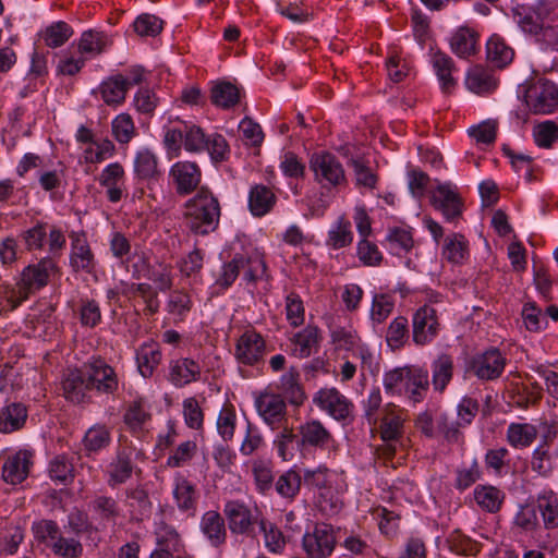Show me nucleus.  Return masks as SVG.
<instances>
[{
    "mask_svg": "<svg viewBox=\"0 0 558 558\" xmlns=\"http://www.w3.org/2000/svg\"><path fill=\"white\" fill-rule=\"evenodd\" d=\"M525 102L534 113H551L558 106V88L549 81L539 80L526 89Z\"/></svg>",
    "mask_w": 558,
    "mask_h": 558,
    "instance_id": "nucleus-14",
    "label": "nucleus"
},
{
    "mask_svg": "<svg viewBox=\"0 0 558 558\" xmlns=\"http://www.w3.org/2000/svg\"><path fill=\"white\" fill-rule=\"evenodd\" d=\"M410 338L409 322L404 316L393 318L386 331L385 340L392 351L401 350Z\"/></svg>",
    "mask_w": 558,
    "mask_h": 558,
    "instance_id": "nucleus-43",
    "label": "nucleus"
},
{
    "mask_svg": "<svg viewBox=\"0 0 558 558\" xmlns=\"http://www.w3.org/2000/svg\"><path fill=\"white\" fill-rule=\"evenodd\" d=\"M95 93L99 94L102 101L109 107L117 108L124 104L128 89L122 74L111 75L104 80Z\"/></svg>",
    "mask_w": 558,
    "mask_h": 558,
    "instance_id": "nucleus-35",
    "label": "nucleus"
},
{
    "mask_svg": "<svg viewBox=\"0 0 558 558\" xmlns=\"http://www.w3.org/2000/svg\"><path fill=\"white\" fill-rule=\"evenodd\" d=\"M290 341L293 344L292 353L294 356L300 359L308 357L319 347L320 330L315 325H307L294 333Z\"/></svg>",
    "mask_w": 558,
    "mask_h": 558,
    "instance_id": "nucleus-33",
    "label": "nucleus"
},
{
    "mask_svg": "<svg viewBox=\"0 0 558 558\" xmlns=\"http://www.w3.org/2000/svg\"><path fill=\"white\" fill-rule=\"evenodd\" d=\"M442 256L452 264H463L469 257V242L464 235L454 233L445 240Z\"/></svg>",
    "mask_w": 558,
    "mask_h": 558,
    "instance_id": "nucleus-45",
    "label": "nucleus"
},
{
    "mask_svg": "<svg viewBox=\"0 0 558 558\" xmlns=\"http://www.w3.org/2000/svg\"><path fill=\"white\" fill-rule=\"evenodd\" d=\"M183 147L186 151L201 153L205 150L208 135L198 125L183 122Z\"/></svg>",
    "mask_w": 558,
    "mask_h": 558,
    "instance_id": "nucleus-63",
    "label": "nucleus"
},
{
    "mask_svg": "<svg viewBox=\"0 0 558 558\" xmlns=\"http://www.w3.org/2000/svg\"><path fill=\"white\" fill-rule=\"evenodd\" d=\"M302 480L298 471L290 469L278 477L275 489L282 498L293 500L300 493Z\"/></svg>",
    "mask_w": 558,
    "mask_h": 558,
    "instance_id": "nucleus-51",
    "label": "nucleus"
},
{
    "mask_svg": "<svg viewBox=\"0 0 558 558\" xmlns=\"http://www.w3.org/2000/svg\"><path fill=\"white\" fill-rule=\"evenodd\" d=\"M277 201L272 189L264 184H254L248 191L247 207L253 217L262 218L272 211Z\"/></svg>",
    "mask_w": 558,
    "mask_h": 558,
    "instance_id": "nucleus-25",
    "label": "nucleus"
},
{
    "mask_svg": "<svg viewBox=\"0 0 558 558\" xmlns=\"http://www.w3.org/2000/svg\"><path fill=\"white\" fill-rule=\"evenodd\" d=\"M33 458V452L25 449L8 454L2 465V480L11 485L21 484L29 474Z\"/></svg>",
    "mask_w": 558,
    "mask_h": 558,
    "instance_id": "nucleus-21",
    "label": "nucleus"
},
{
    "mask_svg": "<svg viewBox=\"0 0 558 558\" xmlns=\"http://www.w3.org/2000/svg\"><path fill=\"white\" fill-rule=\"evenodd\" d=\"M193 307L191 295L183 290H173L167 300L166 310L175 323L183 322Z\"/></svg>",
    "mask_w": 558,
    "mask_h": 558,
    "instance_id": "nucleus-48",
    "label": "nucleus"
},
{
    "mask_svg": "<svg viewBox=\"0 0 558 558\" xmlns=\"http://www.w3.org/2000/svg\"><path fill=\"white\" fill-rule=\"evenodd\" d=\"M474 499L476 504L488 512H497L505 499V494L492 485H478L474 489Z\"/></svg>",
    "mask_w": 558,
    "mask_h": 558,
    "instance_id": "nucleus-46",
    "label": "nucleus"
},
{
    "mask_svg": "<svg viewBox=\"0 0 558 558\" xmlns=\"http://www.w3.org/2000/svg\"><path fill=\"white\" fill-rule=\"evenodd\" d=\"M162 360L160 347L156 342H144L136 350L138 373L144 378H150Z\"/></svg>",
    "mask_w": 558,
    "mask_h": 558,
    "instance_id": "nucleus-36",
    "label": "nucleus"
},
{
    "mask_svg": "<svg viewBox=\"0 0 558 558\" xmlns=\"http://www.w3.org/2000/svg\"><path fill=\"white\" fill-rule=\"evenodd\" d=\"M428 387V372L420 366L408 365L407 377L399 396H404L411 402L418 403L425 399Z\"/></svg>",
    "mask_w": 558,
    "mask_h": 558,
    "instance_id": "nucleus-22",
    "label": "nucleus"
},
{
    "mask_svg": "<svg viewBox=\"0 0 558 558\" xmlns=\"http://www.w3.org/2000/svg\"><path fill=\"white\" fill-rule=\"evenodd\" d=\"M430 201L447 221H454L462 215V199L451 183L438 184L432 192Z\"/></svg>",
    "mask_w": 558,
    "mask_h": 558,
    "instance_id": "nucleus-17",
    "label": "nucleus"
},
{
    "mask_svg": "<svg viewBox=\"0 0 558 558\" xmlns=\"http://www.w3.org/2000/svg\"><path fill=\"white\" fill-rule=\"evenodd\" d=\"M430 372L434 390L442 393L453 378V356L449 353L438 354L430 363Z\"/></svg>",
    "mask_w": 558,
    "mask_h": 558,
    "instance_id": "nucleus-28",
    "label": "nucleus"
},
{
    "mask_svg": "<svg viewBox=\"0 0 558 558\" xmlns=\"http://www.w3.org/2000/svg\"><path fill=\"white\" fill-rule=\"evenodd\" d=\"M74 48H69L60 56L57 72L66 76H74L85 66L87 60Z\"/></svg>",
    "mask_w": 558,
    "mask_h": 558,
    "instance_id": "nucleus-58",
    "label": "nucleus"
},
{
    "mask_svg": "<svg viewBox=\"0 0 558 558\" xmlns=\"http://www.w3.org/2000/svg\"><path fill=\"white\" fill-rule=\"evenodd\" d=\"M310 168L316 182L323 187H339L347 182L340 160L331 153L319 151L311 156Z\"/></svg>",
    "mask_w": 558,
    "mask_h": 558,
    "instance_id": "nucleus-6",
    "label": "nucleus"
},
{
    "mask_svg": "<svg viewBox=\"0 0 558 558\" xmlns=\"http://www.w3.org/2000/svg\"><path fill=\"white\" fill-rule=\"evenodd\" d=\"M252 474L260 494L269 492L274 484V464L270 460L256 459L252 462Z\"/></svg>",
    "mask_w": 558,
    "mask_h": 558,
    "instance_id": "nucleus-50",
    "label": "nucleus"
},
{
    "mask_svg": "<svg viewBox=\"0 0 558 558\" xmlns=\"http://www.w3.org/2000/svg\"><path fill=\"white\" fill-rule=\"evenodd\" d=\"M28 416L22 402H10L0 409V433L11 434L22 429Z\"/></svg>",
    "mask_w": 558,
    "mask_h": 558,
    "instance_id": "nucleus-34",
    "label": "nucleus"
},
{
    "mask_svg": "<svg viewBox=\"0 0 558 558\" xmlns=\"http://www.w3.org/2000/svg\"><path fill=\"white\" fill-rule=\"evenodd\" d=\"M353 241V232L350 220L341 216L328 231L326 245L332 250L349 246Z\"/></svg>",
    "mask_w": 558,
    "mask_h": 558,
    "instance_id": "nucleus-42",
    "label": "nucleus"
},
{
    "mask_svg": "<svg viewBox=\"0 0 558 558\" xmlns=\"http://www.w3.org/2000/svg\"><path fill=\"white\" fill-rule=\"evenodd\" d=\"M210 99L216 107L230 109L239 104L240 89L230 82L218 81L211 87Z\"/></svg>",
    "mask_w": 558,
    "mask_h": 558,
    "instance_id": "nucleus-41",
    "label": "nucleus"
},
{
    "mask_svg": "<svg viewBox=\"0 0 558 558\" xmlns=\"http://www.w3.org/2000/svg\"><path fill=\"white\" fill-rule=\"evenodd\" d=\"M430 63L440 83L441 89L446 93L450 92L457 84L452 75L456 71V66L451 57L439 50L433 51L430 53Z\"/></svg>",
    "mask_w": 558,
    "mask_h": 558,
    "instance_id": "nucleus-37",
    "label": "nucleus"
},
{
    "mask_svg": "<svg viewBox=\"0 0 558 558\" xmlns=\"http://www.w3.org/2000/svg\"><path fill=\"white\" fill-rule=\"evenodd\" d=\"M97 181L106 190V197L110 203H119L126 196V175L120 162L107 165L99 173Z\"/></svg>",
    "mask_w": 558,
    "mask_h": 558,
    "instance_id": "nucleus-19",
    "label": "nucleus"
},
{
    "mask_svg": "<svg viewBox=\"0 0 558 558\" xmlns=\"http://www.w3.org/2000/svg\"><path fill=\"white\" fill-rule=\"evenodd\" d=\"M254 404L263 422L272 430L279 429L286 423H289L287 403L280 393L260 392L255 397Z\"/></svg>",
    "mask_w": 558,
    "mask_h": 558,
    "instance_id": "nucleus-8",
    "label": "nucleus"
},
{
    "mask_svg": "<svg viewBox=\"0 0 558 558\" xmlns=\"http://www.w3.org/2000/svg\"><path fill=\"white\" fill-rule=\"evenodd\" d=\"M303 548L308 558H327L336 546L331 525H313L303 536Z\"/></svg>",
    "mask_w": 558,
    "mask_h": 558,
    "instance_id": "nucleus-15",
    "label": "nucleus"
},
{
    "mask_svg": "<svg viewBox=\"0 0 558 558\" xmlns=\"http://www.w3.org/2000/svg\"><path fill=\"white\" fill-rule=\"evenodd\" d=\"M279 429L280 432L274 439V447L279 458L283 461H291L294 457L293 442L299 436L294 433L293 428L289 426V423H286Z\"/></svg>",
    "mask_w": 558,
    "mask_h": 558,
    "instance_id": "nucleus-56",
    "label": "nucleus"
},
{
    "mask_svg": "<svg viewBox=\"0 0 558 558\" xmlns=\"http://www.w3.org/2000/svg\"><path fill=\"white\" fill-rule=\"evenodd\" d=\"M449 43L451 51L461 59H469L480 51V34L468 26L459 27Z\"/></svg>",
    "mask_w": 558,
    "mask_h": 558,
    "instance_id": "nucleus-26",
    "label": "nucleus"
},
{
    "mask_svg": "<svg viewBox=\"0 0 558 558\" xmlns=\"http://www.w3.org/2000/svg\"><path fill=\"white\" fill-rule=\"evenodd\" d=\"M313 403L336 421H347L353 414L354 404L335 387H324L313 396Z\"/></svg>",
    "mask_w": 558,
    "mask_h": 558,
    "instance_id": "nucleus-9",
    "label": "nucleus"
},
{
    "mask_svg": "<svg viewBox=\"0 0 558 558\" xmlns=\"http://www.w3.org/2000/svg\"><path fill=\"white\" fill-rule=\"evenodd\" d=\"M303 482L310 489L316 490V507L326 517L340 512L343 502L341 495L343 488L339 475L325 465L316 469H305Z\"/></svg>",
    "mask_w": 558,
    "mask_h": 558,
    "instance_id": "nucleus-1",
    "label": "nucleus"
},
{
    "mask_svg": "<svg viewBox=\"0 0 558 558\" xmlns=\"http://www.w3.org/2000/svg\"><path fill=\"white\" fill-rule=\"evenodd\" d=\"M114 140L120 144H128L136 134L132 117L129 113L118 114L111 122Z\"/></svg>",
    "mask_w": 558,
    "mask_h": 558,
    "instance_id": "nucleus-59",
    "label": "nucleus"
},
{
    "mask_svg": "<svg viewBox=\"0 0 558 558\" xmlns=\"http://www.w3.org/2000/svg\"><path fill=\"white\" fill-rule=\"evenodd\" d=\"M299 439L296 444L300 448H314L325 450L335 442L333 435L324 425V423L314 417H307L298 426Z\"/></svg>",
    "mask_w": 558,
    "mask_h": 558,
    "instance_id": "nucleus-12",
    "label": "nucleus"
},
{
    "mask_svg": "<svg viewBox=\"0 0 558 558\" xmlns=\"http://www.w3.org/2000/svg\"><path fill=\"white\" fill-rule=\"evenodd\" d=\"M254 512L255 508L240 500L227 501L223 508V514L230 523H253L256 521Z\"/></svg>",
    "mask_w": 558,
    "mask_h": 558,
    "instance_id": "nucleus-57",
    "label": "nucleus"
},
{
    "mask_svg": "<svg viewBox=\"0 0 558 558\" xmlns=\"http://www.w3.org/2000/svg\"><path fill=\"white\" fill-rule=\"evenodd\" d=\"M220 215L219 201L207 187H201L185 203L184 218L186 226L197 235L214 232L219 226Z\"/></svg>",
    "mask_w": 558,
    "mask_h": 558,
    "instance_id": "nucleus-2",
    "label": "nucleus"
},
{
    "mask_svg": "<svg viewBox=\"0 0 558 558\" xmlns=\"http://www.w3.org/2000/svg\"><path fill=\"white\" fill-rule=\"evenodd\" d=\"M236 422L238 416L235 407L229 401L225 402L218 413L216 422L217 433L225 442H229L233 439Z\"/></svg>",
    "mask_w": 558,
    "mask_h": 558,
    "instance_id": "nucleus-47",
    "label": "nucleus"
},
{
    "mask_svg": "<svg viewBox=\"0 0 558 558\" xmlns=\"http://www.w3.org/2000/svg\"><path fill=\"white\" fill-rule=\"evenodd\" d=\"M537 434V428L533 424L510 423L506 432V439L515 449L527 448L534 442Z\"/></svg>",
    "mask_w": 558,
    "mask_h": 558,
    "instance_id": "nucleus-40",
    "label": "nucleus"
},
{
    "mask_svg": "<svg viewBox=\"0 0 558 558\" xmlns=\"http://www.w3.org/2000/svg\"><path fill=\"white\" fill-rule=\"evenodd\" d=\"M486 56L493 66L504 69L513 61L514 50L502 37L494 34L487 40Z\"/></svg>",
    "mask_w": 558,
    "mask_h": 558,
    "instance_id": "nucleus-38",
    "label": "nucleus"
},
{
    "mask_svg": "<svg viewBox=\"0 0 558 558\" xmlns=\"http://www.w3.org/2000/svg\"><path fill=\"white\" fill-rule=\"evenodd\" d=\"M73 34V28L66 22L58 21L47 26L41 36L46 46L58 48L64 45Z\"/></svg>",
    "mask_w": 558,
    "mask_h": 558,
    "instance_id": "nucleus-54",
    "label": "nucleus"
},
{
    "mask_svg": "<svg viewBox=\"0 0 558 558\" xmlns=\"http://www.w3.org/2000/svg\"><path fill=\"white\" fill-rule=\"evenodd\" d=\"M549 15V9L546 4L539 3L534 8L521 7L517 10L515 16L520 27L529 34L538 36V32L543 27Z\"/></svg>",
    "mask_w": 558,
    "mask_h": 558,
    "instance_id": "nucleus-31",
    "label": "nucleus"
},
{
    "mask_svg": "<svg viewBox=\"0 0 558 558\" xmlns=\"http://www.w3.org/2000/svg\"><path fill=\"white\" fill-rule=\"evenodd\" d=\"M111 441L109 428L104 424H96L87 429L83 438L84 449L88 452H97Z\"/></svg>",
    "mask_w": 558,
    "mask_h": 558,
    "instance_id": "nucleus-55",
    "label": "nucleus"
},
{
    "mask_svg": "<svg viewBox=\"0 0 558 558\" xmlns=\"http://www.w3.org/2000/svg\"><path fill=\"white\" fill-rule=\"evenodd\" d=\"M151 420V413L147 400L144 397H136L125 403L123 422L128 429L138 435Z\"/></svg>",
    "mask_w": 558,
    "mask_h": 558,
    "instance_id": "nucleus-23",
    "label": "nucleus"
},
{
    "mask_svg": "<svg viewBox=\"0 0 558 558\" xmlns=\"http://www.w3.org/2000/svg\"><path fill=\"white\" fill-rule=\"evenodd\" d=\"M300 373L295 367H290V369L282 375L281 377V387L284 393L287 395L289 401L293 405H301L306 396L301 387L300 383Z\"/></svg>",
    "mask_w": 558,
    "mask_h": 558,
    "instance_id": "nucleus-53",
    "label": "nucleus"
},
{
    "mask_svg": "<svg viewBox=\"0 0 558 558\" xmlns=\"http://www.w3.org/2000/svg\"><path fill=\"white\" fill-rule=\"evenodd\" d=\"M89 509L96 514V519L102 521H116L120 512L117 501L107 496H97L90 502Z\"/></svg>",
    "mask_w": 558,
    "mask_h": 558,
    "instance_id": "nucleus-62",
    "label": "nucleus"
},
{
    "mask_svg": "<svg viewBox=\"0 0 558 558\" xmlns=\"http://www.w3.org/2000/svg\"><path fill=\"white\" fill-rule=\"evenodd\" d=\"M175 192L185 196L194 192L201 183L202 171L199 166L193 161H177L169 171Z\"/></svg>",
    "mask_w": 558,
    "mask_h": 558,
    "instance_id": "nucleus-18",
    "label": "nucleus"
},
{
    "mask_svg": "<svg viewBox=\"0 0 558 558\" xmlns=\"http://www.w3.org/2000/svg\"><path fill=\"white\" fill-rule=\"evenodd\" d=\"M405 421L407 412L403 409L393 403L385 405L379 424V434L386 442L381 448L383 454L388 459L396 453V447L392 442H397L403 436Z\"/></svg>",
    "mask_w": 558,
    "mask_h": 558,
    "instance_id": "nucleus-5",
    "label": "nucleus"
},
{
    "mask_svg": "<svg viewBox=\"0 0 558 558\" xmlns=\"http://www.w3.org/2000/svg\"><path fill=\"white\" fill-rule=\"evenodd\" d=\"M133 171L138 180L157 179L160 174L157 156L146 148L138 150L134 157Z\"/></svg>",
    "mask_w": 558,
    "mask_h": 558,
    "instance_id": "nucleus-39",
    "label": "nucleus"
},
{
    "mask_svg": "<svg viewBox=\"0 0 558 558\" xmlns=\"http://www.w3.org/2000/svg\"><path fill=\"white\" fill-rule=\"evenodd\" d=\"M201 375V365L192 359L181 357L170 362L169 380L175 387H184L191 383L198 381Z\"/></svg>",
    "mask_w": 558,
    "mask_h": 558,
    "instance_id": "nucleus-27",
    "label": "nucleus"
},
{
    "mask_svg": "<svg viewBox=\"0 0 558 558\" xmlns=\"http://www.w3.org/2000/svg\"><path fill=\"white\" fill-rule=\"evenodd\" d=\"M62 388L64 397L72 402L82 403L89 400L88 392L92 391V388L86 380L83 366L66 375Z\"/></svg>",
    "mask_w": 558,
    "mask_h": 558,
    "instance_id": "nucleus-29",
    "label": "nucleus"
},
{
    "mask_svg": "<svg viewBox=\"0 0 558 558\" xmlns=\"http://www.w3.org/2000/svg\"><path fill=\"white\" fill-rule=\"evenodd\" d=\"M241 272H243V280L248 284L268 279L266 262L259 253H235L231 259L222 263L215 275V287L220 290L229 289Z\"/></svg>",
    "mask_w": 558,
    "mask_h": 558,
    "instance_id": "nucleus-3",
    "label": "nucleus"
},
{
    "mask_svg": "<svg viewBox=\"0 0 558 558\" xmlns=\"http://www.w3.org/2000/svg\"><path fill=\"white\" fill-rule=\"evenodd\" d=\"M555 523L558 521V499L555 495H544L535 504L522 508L519 523Z\"/></svg>",
    "mask_w": 558,
    "mask_h": 558,
    "instance_id": "nucleus-20",
    "label": "nucleus"
},
{
    "mask_svg": "<svg viewBox=\"0 0 558 558\" xmlns=\"http://www.w3.org/2000/svg\"><path fill=\"white\" fill-rule=\"evenodd\" d=\"M132 471L131 454L126 450L118 451L116 458L108 466L109 485L116 486L126 482L131 477Z\"/></svg>",
    "mask_w": 558,
    "mask_h": 558,
    "instance_id": "nucleus-44",
    "label": "nucleus"
},
{
    "mask_svg": "<svg viewBox=\"0 0 558 558\" xmlns=\"http://www.w3.org/2000/svg\"><path fill=\"white\" fill-rule=\"evenodd\" d=\"M498 83L494 71L482 64H475L466 72L465 86L474 94H492L498 87Z\"/></svg>",
    "mask_w": 558,
    "mask_h": 558,
    "instance_id": "nucleus-24",
    "label": "nucleus"
},
{
    "mask_svg": "<svg viewBox=\"0 0 558 558\" xmlns=\"http://www.w3.org/2000/svg\"><path fill=\"white\" fill-rule=\"evenodd\" d=\"M533 137L538 147L551 148L558 141V124L550 120L536 124L533 128Z\"/></svg>",
    "mask_w": 558,
    "mask_h": 558,
    "instance_id": "nucleus-60",
    "label": "nucleus"
},
{
    "mask_svg": "<svg viewBox=\"0 0 558 558\" xmlns=\"http://www.w3.org/2000/svg\"><path fill=\"white\" fill-rule=\"evenodd\" d=\"M36 534L52 542L53 551L64 557H77L81 553L80 544L72 538L58 537V525H33Z\"/></svg>",
    "mask_w": 558,
    "mask_h": 558,
    "instance_id": "nucleus-32",
    "label": "nucleus"
},
{
    "mask_svg": "<svg viewBox=\"0 0 558 558\" xmlns=\"http://www.w3.org/2000/svg\"><path fill=\"white\" fill-rule=\"evenodd\" d=\"M178 507L181 510L189 511L194 508L195 488L194 485L183 476L175 477V487L173 490Z\"/></svg>",
    "mask_w": 558,
    "mask_h": 558,
    "instance_id": "nucleus-64",
    "label": "nucleus"
},
{
    "mask_svg": "<svg viewBox=\"0 0 558 558\" xmlns=\"http://www.w3.org/2000/svg\"><path fill=\"white\" fill-rule=\"evenodd\" d=\"M108 45L107 35L104 32L88 29L81 34L80 38L71 45L88 61L101 54Z\"/></svg>",
    "mask_w": 558,
    "mask_h": 558,
    "instance_id": "nucleus-30",
    "label": "nucleus"
},
{
    "mask_svg": "<svg viewBox=\"0 0 558 558\" xmlns=\"http://www.w3.org/2000/svg\"><path fill=\"white\" fill-rule=\"evenodd\" d=\"M59 271L57 260L52 257H43L36 264L25 267L21 275V283L28 294L46 287L51 276Z\"/></svg>",
    "mask_w": 558,
    "mask_h": 558,
    "instance_id": "nucleus-16",
    "label": "nucleus"
},
{
    "mask_svg": "<svg viewBox=\"0 0 558 558\" xmlns=\"http://www.w3.org/2000/svg\"><path fill=\"white\" fill-rule=\"evenodd\" d=\"M28 298L29 294L21 281L15 286L9 283L0 284V301H2L0 313L16 310Z\"/></svg>",
    "mask_w": 558,
    "mask_h": 558,
    "instance_id": "nucleus-49",
    "label": "nucleus"
},
{
    "mask_svg": "<svg viewBox=\"0 0 558 558\" xmlns=\"http://www.w3.org/2000/svg\"><path fill=\"white\" fill-rule=\"evenodd\" d=\"M267 352L266 338L252 325L243 327L234 339L233 357L239 365L258 367Z\"/></svg>",
    "mask_w": 558,
    "mask_h": 558,
    "instance_id": "nucleus-4",
    "label": "nucleus"
},
{
    "mask_svg": "<svg viewBox=\"0 0 558 558\" xmlns=\"http://www.w3.org/2000/svg\"><path fill=\"white\" fill-rule=\"evenodd\" d=\"M440 323L437 311L429 306L418 307L412 316V340L418 347L430 344L438 336Z\"/></svg>",
    "mask_w": 558,
    "mask_h": 558,
    "instance_id": "nucleus-11",
    "label": "nucleus"
},
{
    "mask_svg": "<svg viewBox=\"0 0 558 558\" xmlns=\"http://www.w3.org/2000/svg\"><path fill=\"white\" fill-rule=\"evenodd\" d=\"M507 364V359L498 349H489L474 355L468 365V369L480 380H495L501 376Z\"/></svg>",
    "mask_w": 558,
    "mask_h": 558,
    "instance_id": "nucleus-13",
    "label": "nucleus"
},
{
    "mask_svg": "<svg viewBox=\"0 0 558 558\" xmlns=\"http://www.w3.org/2000/svg\"><path fill=\"white\" fill-rule=\"evenodd\" d=\"M356 256L366 267H378L384 260L377 244L368 239H360L356 245Z\"/></svg>",
    "mask_w": 558,
    "mask_h": 558,
    "instance_id": "nucleus-61",
    "label": "nucleus"
},
{
    "mask_svg": "<svg viewBox=\"0 0 558 558\" xmlns=\"http://www.w3.org/2000/svg\"><path fill=\"white\" fill-rule=\"evenodd\" d=\"M52 481L69 484L74 478V465L66 454H58L51 459L48 468Z\"/></svg>",
    "mask_w": 558,
    "mask_h": 558,
    "instance_id": "nucleus-52",
    "label": "nucleus"
},
{
    "mask_svg": "<svg viewBox=\"0 0 558 558\" xmlns=\"http://www.w3.org/2000/svg\"><path fill=\"white\" fill-rule=\"evenodd\" d=\"M69 266L74 272L93 274L97 267V259L84 231H71Z\"/></svg>",
    "mask_w": 558,
    "mask_h": 558,
    "instance_id": "nucleus-10",
    "label": "nucleus"
},
{
    "mask_svg": "<svg viewBox=\"0 0 558 558\" xmlns=\"http://www.w3.org/2000/svg\"><path fill=\"white\" fill-rule=\"evenodd\" d=\"M82 366L92 390L100 395H114L118 391V375L114 368L105 360L101 357H92Z\"/></svg>",
    "mask_w": 558,
    "mask_h": 558,
    "instance_id": "nucleus-7",
    "label": "nucleus"
}]
</instances>
